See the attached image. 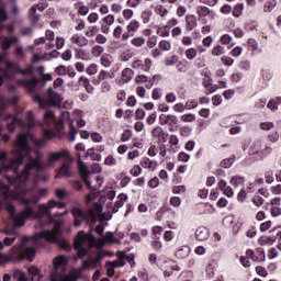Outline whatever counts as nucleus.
Here are the masks:
<instances>
[{
	"label": "nucleus",
	"mask_w": 281,
	"mask_h": 281,
	"mask_svg": "<svg viewBox=\"0 0 281 281\" xmlns=\"http://www.w3.org/2000/svg\"><path fill=\"white\" fill-rule=\"evenodd\" d=\"M30 142H34L32 134H19L13 143L14 149L11 151L14 157L10 162L0 165V175L4 170H11L14 177L5 176L11 187L0 181V209L5 205L9 214V221L13 227H23L25 220L34 216L38 218L36 205L43 196H47V189L33 190L27 193V179L35 177L38 179V172L54 166L60 159L69 157V150L48 154L47 165H43L38 158L32 157V147ZM8 154L0 153V161H5Z\"/></svg>",
	"instance_id": "obj_1"
},
{
	"label": "nucleus",
	"mask_w": 281,
	"mask_h": 281,
	"mask_svg": "<svg viewBox=\"0 0 281 281\" xmlns=\"http://www.w3.org/2000/svg\"><path fill=\"white\" fill-rule=\"evenodd\" d=\"M46 240L47 243H54L58 245L60 249H66V251H71V247L67 239L63 238V234H60V226L56 225L52 231H42L37 235L27 238L24 237L20 245H15L11 248V258L12 260H29L32 262L34 257L36 256V249L34 247H30V243L41 247V241Z\"/></svg>",
	"instance_id": "obj_2"
},
{
	"label": "nucleus",
	"mask_w": 281,
	"mask_h": 281,
	"mask_svg": "<svg viewBox=\"0 0 281 281\" xmlns=\"http://www.w3.org/2000/svg\"><path fill=\"white\" fill-rule=\"evenodd\" d=\"M20 100L19 95H14L12 98V100L10 101V99L5 98V95L0 94V122H7V128L9 131V133H14L16 126L23 127L24 123L21 119L12 115V114H8L4 113L5 109H8V106H10V104H16ZM1 133H3V126L0 125V135Z\"/></svg>",
	"instance_id": "obj_3"
},
{
	"label": "nucleus",
	"mask_w": 281,
	"mask_h": 281,
	"mask_svg": "<svg viewBox=\"0 0 281 281\" xmlns=\"http://www.w3.org/2000/svg\"><path fill=\"white\" fill-rule=\"evenodd\" d=\"M4 65L7 70H3L4 72L1 76L2 85H3V77L8 76V71H13V74H21L24 77H27V76L31 77L30 79H24L22 81V85L26 87L30 93H35L36 85H38V80H36V78L32 76L33 74L32 67L22 69L21 67H19V64L12 63V61H5Z\"/></svg>",
	"instance_id": "obj_4"
},
{
	"label": "nucleus",
	"mask_w": 281,
	"mask_h": 281,
	"mask_svg": "<svg viewBox=\"0 0 281 281\" xmlns=\"http://www.w3.org/2000/svg\"><path fill=\"white\" fill-rule=\"evenodd\" d=\"M45 98L47 101H45L41 94L33 95V100L34 102H37L40 109H46L48 104H50V106H60L63 102V97L60 93L54 91L53 88H48L46 90Z\"/></svg>",
	"instance_id": "obj_5"
},
{
	"label": "nucleus",
	"mask_w": 281,
	"mask_h": 281,
	"mask_svg": "<svg viewBox=\"0 0 281 281\" xmlns=\"http://www.w3.org/2000/svg\"><path fill=\"white\" fill-rule=\"evenodd\" d=\"M92 243H95V237L93 235H87L82 231L77 234L74 247L77 251L78 258H85V256H87L86 247H91Z\"/></svg>",
	"instance_id": "obj_6"
},
{
	"label": "nucleus",
	"mask_w": 281,
	"mask_h": 281,
	"mask_svg": "<svg viewBox=\"0 0 281 281\" xmlns=\"http://www.w3.org/2000/svg\"><path fill=\"white\" fill-rule=\"evenodd\" d=\"M71 214L74 216L75 227H80L83 222L89 223L90 221H92V223H95V221H98V216H95V212H93V210H90L87 214L80 207L75 206L71 210Z\"/></svg>",
	"instance_id": "obj_7"
},
{
	"label": "nucleus",
	"mask_w": 281,
	"mask_h": 281,
	"mask_svg": "<svg viewBox=\"0 0 281 281\" xmlns=\"http://www.w3.org/2000/svg\"><path fill=\"white\" fill-rule=\"evenodd\" d=\"M159 124L161 126H169L170 133H175L179 128V119L172 114H160Z\"/></svg>",
	"instance_id": "obj_8"
},
{
	"label": "nucleus",
	"mask_w": 281,
	"mask_h": 281,
	"mask_svg": "<svg viewBox=\"0 0 281 281\" xmlns=\"http://www.w3.org/2000/svg\"><path fill=\"white\" fill-rule=\"evenodd\" d=\"M65 205L66 204L64 202H56V200H50L47 204H40L38 210L41 214H44L45 216H48V218H52V210H54V207L63 210Z\"/></svg>",
	"instance_id": "obj_9"
},
{
	"label": "nucleus",
	"mask_w": 281,
	"mask_h": 281,
	"mask_svg": "<svg viewBox=\"0 0 281 281\" xmlns=\"http://www.w3.org/2000/svg\"><path fill=\"white\" fill-rule=\"evenodd\" d=\"M117 199L119 200L115 202L114 206L113 203H108L106 205L109 212H112V214H117L120 207H124V201H128V195L126 193H121Z\"/></svg>",
	"instance_id": "obj_10"
},
{
	"label": "nucleus",
	"mask_w": 281,
	"mask_h": 281,
	"mask_svg": "<svg viewBox=\"0 0 281 281\" xmlns=\"http://www.w3.org/2000/svg\"><path fill=\"white\" fill-rule=\"evenodd\" d=\"M151 135L155 137V139L160 142V144H166V142H168V133H166L161 126L155 127L151 131Z\"/></svg>",
	"instance_id": "obj_11"
},
{
	"label": "nucleus",
	"mask_w": 281,
	"mask_h": 281,
	"mask_svg": "<svg viewBox=\"0 0 281 281\" xmlns=\"http://www.w3.org/2000/svg\"><path fill=\"white\" fill-rule=\"evenodd\" d=\"M77 168L79 170L81 179H87L89 178V175H91V171H89V167L87 166V164H85V161H82L80 157L77 159Z\"/></svg>",
	"instance_id": "obj_12"
},
{
	"label": "nucleus",
	"mask_w": 281,
	"mask_h": 281,
	"mask_svg": "<svg viewBox=\"0 0 281 281\" xmlns=\"http://www.w3.org/2000/svg\"><path fill=\"white\" fill-rule=\"evenodd\" d=\"M3 234L5 236H9L3 239V245L5 247H10V245H13V243L16 240V232L14 231V228H11V229L7 228L3 231Z\"/></svg>",
	"instance_id": "obj_13"
},
{
	"label": "nucleus",
	"mask_w": 281,
	"mask_h": 281,
	"mask_svg": "<svg viewBox=\"0 0 281 281\" xmlns=\"http://www.w3.org/2000/svg\"><path fill=\"white\" fill-rule=\"evenodd\" d=\"M54 271L58 273V271H65V266L67 265V258L64 256H59L53 260Z\"/></svg>",
	"instance_id": "obj_14"
},
{
	"label": "nucleus",
	"mask_w": 281,
	"mask_h": 281,
	"mask_svg": "<svg viewBox=\"0 0 281 281\" xmlns=\"http://www.w3.org/2000/svg\"><path fill=\"white\" fill-rule=\"evenodd\" d=\"M140 166H142V168H145L146 170H150L151 172H155V170H157V167L159 166V164H157V161H155V160H150V158H148V157H144L140 161Z\"/></svg>",
	"instance_id": "obj_15"
},
{
	"label": "nucleus",
	"mask_w": 281,
	"mask_h": 281,
	"mask_svg": "<svg viewBox=\"0 0 281 281\" xmlns=\"http://www.w3.org/2000/svg\"><path fill=\"white\" fill-rule=\"evenodd\" d=\"M44 137L43 139L35 140L37 148H43L45 144H47V139H53V137H56V134L53 131L45 130L44 131Z\"/></svg>",
	"instance_id": "obj_16"
},
{
	"label": "nucleus",
	"mask_w": 281,
	"mask_h": 281,
	"mask_svg": "<svg viewBox=\"0 0 281 281\" xmlns=\"http://www.w3.org/2000/svg\"><path fill=\"white\" fill-rule=\"evenodd\" d=\"M196 240H207L210 238V231L205 226H200L195 231Z\"/></svg>",
	"instance_id": "obj_17"
},
{
	"label": "nucleus",
	"mask_w": 281,
	"mask_h": 281,
	"mask_svg": "<svg viewBox=\"0 0 281 281\" xmlns=\"http://www.w3.org/2000/svg\"><path fill=\"white\" fill-rule=\"evenodd\" d=\"M71 166L67 162H64L60 168L58 173L55 176V179H58L59 177H71Z\"/></svg>",
	"instance_id": "obj_18"
},
{
	"label": "nucleus",
	"mask_w": 281,
	"mask_h": 281,
	"mask_svg": "<svg viewBox=\"0 0 281 281\" xmlns=\"http://www.w3.org/2000/svg\"><path fill=\"white\" fill-rule=\"evenodd\" d=\"M186 30L187 32H192L196 27V18L192 14L186 15Z\"/></svg>",
	"instance_id": "obj_19"
},
{
	"label": "nucleus",
	"mask_w": 281,
	"mask_h": 281,
	"mask_svg": "<svg viewBox=\"0 0 281 281\" xmlns=\"http://www.w3.org/2000/svg\"><path fill=\"white\" fill-rule=\"evenodd\" d=\"M71 43H75V45H78L79 47H86V45H89V40L79 34H75L71 36Z\"/></svg>",
	"instance_id": "obj_20"
},
{
	"label": "nucleus",
	"mask_w": 281,
	"mask_h": 281,
	"mask_svg": "<svg viewBox=\"0 0 281 281\" xmlns=\"http://www.w3.org/2000/svg\"><path fill=\"white\" fill-rule=\"evenodd\" d=\"M8 4L11 11V14L16 16V14H21V7L19 5V0H8Z\"/></svg>",
	"instance_id": "obj_21"
},
{
	"label": "nucleus",
	"mask_w": 281,
	"mask_h": 281,
	"mask_svg": "<svg viewBox=\"0 0 281 281\" xmlns=\"http://www.w3.org/2000/svg\"><path fill=\"white\" fill-rule=\"evenodd\" d=\"M36 12H38L36 10V7H31L29 9V16H30L32 25H36V23H38V21L41 20V15Z\"/></svg>",
	"instance_id": "obj_22"
},
{
	"label": "nucleus",
	"mask_w": 281,
	"mask_h": 281,
	"mask_svg": "<svg viewBox=\"0 0 281 281\" xmlns=\"http://www.w3.org/2000/svg\"><path fill=\"white\" fill-rule=\"evenodd\" d=\"M98 262H100V257H95L94 259L91 260H86L83 261L81 269H95Z\"/></svg>",
	"instance_id": "obj_23"
},
{
	"label": "nucleus",
	"mask_w": 281,
	"mask_h": 281,
	"mask_svg": "<svg viewBox=\"0 0 281 281\" xmlns=\"http://www.w3.org/2000/svg\"><path fill=\"white\" fill-rule=\"evenodd\" d=\"M281 104V97H276L273 99H270L267 108L270 109V111H278V106Z\"/></svg>",
	"instance_id": "obj_24"
},
{
	"label": "nucleus",
	"mask_w": 281,
	"mask_h": 281,
	"mask_svg": "<svg viewBox=\"0 0 281 281\" xmlns=\"http://www.w3.org/2000/svg\"><path fill=\"white\" fill-rule=\"evenodd\" d=\"M121 79L123 82H131V80H133V70L131 68H124L122 70Z\"/></svg>",
	"instance_id": "obj_25"
},
{
	"label": "nucleus",
	"mask_w": 281,
	"mask_h": 281,
	"mask_svg": "<svg viewBox=\"0 0 281 281\" xmlns=\"http://www.w3.org/2000/svg\"><path fill=\"white\" fill-rule=\"evenodd\" d=\"M75 5L78 10V14L81 16H87L89 14V7L85 5V2L79 1Z\"/></svg>",
	"instance_id": "obj_26"
},
{
	"label": "nucleus",
	"mask_w": 281,
	"mask_h": 281,
	"mask_svg": "<svg viewBox=\"0 0 281 281\" xmlns=\"http://www.w3.org/2000/svg\"><path fill=\"white\" fill-rule=\"evenodd\" d=\"M14 56L16 60H25L27 55L25 54V49L23 48V46L18 45L15 46Z\"/></svg>",
	"instance_id": "obj_27"
},
{
	"label": "nucleus",
	"mask_w": 281,
	"mask_h": 281,
	"mask_svg": "<svg viewBox=\"0 0 281 281\" xmlns=\"http://www.w3.org/2000/svg\"><path fill=\"white\" fill-rule=\"evenodd\" d=\"M75 58L78 60H89V53L81 48H76Z\"/></svg>",
	"instance_id": "obj_28"
},
{
	"label": "nucleus",
	"mask_w": 281,
	"mask_h": 281,
	"mask_svg": "<svg viewBox=\"0 0 281 281\" xmlns=\"http://www.w3.org/2000/svg\"><path fill=\"white\" fill-rule=\"evenodd\" d=\"M261 146L262 144L260 142L252 143L250 146L249 155H257L260 157Z\"/></svg>",
	"instance_id": "obj_29"
},
{
	"label": "nucleus",
	"mask_w": 281,
	"mask_h": 281,
	"mask_svg": "<svg viewBox=\"0 0 281 281\" xmlns=\"http://www.w3.org/2000/svg\"><path fill=\"white\" fill-rule=\"evenodd\" d=\"M245 183V178L243 176H233L231 178V186L238 188Z\"/></svg>",
	"instance_id": "obj_30"
},
{
	"label": "nucleus",
	"mask_w": 281,
	"mask_h": 281,
	"mask_svg": "<svg viewBox=\"0 0 281 281\" xmlns=\"http://www.w3.org/2000/svg\"><path fill=\"white\" fill-rule=\"evenodd\" d=\"M54 122H56V119L54 117V112L46 111L44 113V124H46V126H49L50 124H54Z\"/></svg>",
	"instance_id": "obj_31"
},
{
	"label": "nucleus",
	"mask_w": 281,
	"mask_h": 281,
	"mask_svg": "<svg viewBox=\"0 0 281 281\" xmlns=\"http://www.w3.org/2000/svg\"><path fill=\"white\" fill-rule=\"evenodd\" d=\"M127 32L132 33L131 36H134L135 32L139 30V23L137 20H132L126 27Z\"/></svg>",
	"instance_id": "obj_32"
},
{
	"label": "nucleus",
	"mask_w": 281,
	"mask_h": 281,
	"mask_svg": "<svg viewBox=\"0 0 281 281\" xmlns=\"http://www.w3.org/2000/svg\"><path fill=\"white\" fill-rule=\"evenodd\" d=\"M259 245L265 246V245H273L276 243V237L271 236H261L258 239Z\"/></svg>",
	"instance_id": "obj_33"
},
{
	"label": "nucleus",
	"mask_w": 281,
	"mask_h": 281,
	"mask_svg": "<svg viewBox=\"0 0 281 281\" xmlns=\"http://www.w3.org/2000/svg\"><path fill=\"white\" fill-rule=\"evenodd\" d=\"M278 5V2L276 0H268L266 1L263 5V12H273V9Z\"/></svg>",
	"instance_id": "obj_34"
},
{
	"label": "nucleus",
	"mask_w": 281,
	"mask_h": 281,
	"mask_svg": "<svg viewBox=\"0 0 281 281\" xmlns=\"http://www.w3.org/2000/svg\"><path fill=\"white\" fill-rule=\"evenodd\" d=\"M32 8H35L38 12H45L47 8H49V3L45 0L40 1V3H35L32 5Z\"/></svg>",
	"instance_id": "obj_35"
},
{
	"label": "nucleus",
	"mask_w": 281,
	"mask_h": 281,
	"mask_svg": "<svg viewBox=\"0 0 281 281\" xmlns=\"http://www.w3.org/2000/svg\"><path fill=\"white\" fill-rule=\"evenodd\" d=\"M113 57L110 54H104L101 56L100 63L103 67H111Z\"/></svg>",
	"instance_id": "obj_36"
},
{
	"label": "nucleus",
	"mask_w": 281,
	"mask_h": 281,
	"mask_svg": "<svg viewBox=\"0 0 281 281\" xmlns=\"http://www.w3.org/2000/svg\"><path fill=\"white\" fill-rule=\"evenodd\" d=\"M243 10H245V5L243 3H238L233 8V16L238 19L243 14Z\"/></svg>",
	"instance_id": "obj_37"
},
{
	"label": "nucleus",
	"mask_w": 281,
	"mask_h": 281,
	"mask_svg": "<svg viewBox=\"0 0 281 281\" xmlns=\"http://www.w3.org/2000/svg\"><path fill=\"white\" fill-rule=\"evenodd\" d=\"M196 54H199L196 48H188L184 53V56L187 60H194L196 58Z\"/></svg>",
	"instance_id": "obj_38"
},
{
	"label": "nucleus",
	"mask_w": 281,
	"mask_h": 281,
	"mask_svg": "<svg viewBox=\"0 0 281 281\" xmlns=\"http://www.w3.org/2000/svg\"><path fill=\"white\" fill-rule=\"evenodd\" d=\"M236 159V156H233L231 158H225L221 161V167L222 168H232L234 166V161Z\"/></svg>",
	"instance_id": "obj_39"
},
{
	"label": "nucleus",
	"mask_w": 281,
	"mask_h": 281,
	"mask_svg": "<svg viewBox=\"0 0 281 281\" xmlns=\"http://www.w3.org/2000/svg\"><path fill=\"white\" fill-rule=\"evenodd\" d=\"M87 157H91L92 161H102V155L93 151L91 148L86 153Z\"/></svg>",
	"instance_id": "obj_40"
},
{
	"label": "nucleus",
	"mask_w": 281,
	"mask_h": 281,
	"mask_svg": "<svg viewBox=\"0 0 281 281\" xmlns=\"http://www.w3.org/2000/svg\"><path fill=\"white\" fill-rule=\"evenodd\" d=\"M158 46H159V49H161V52H170V49H172V44H170V42L166 40L160 41Z\"/></svg>",
	"instance_id": "obj_41"
},
{
	"label": "nucleus",
	"mask_w": 281,
	"mask_h": 281,
	"mask_svg": "<svg viewBox=\"0 0 281 281\" xmlns=\"http://www.w3.org/2000/svg\"><path fill=\"white\" fill-rule=\"evenodd\" d=\"M91 54L92 56H94V58H99V56H102V54H104V47L100 45L93 46Z\"/></svg>",
	"instance_id": "obj_42"
},
{
	"label": "nucleus",
	"mask_w": 281,
	"mask_h": 281,
	"mask_svg": "<svg viewBox=\"0 0 281 281\" xmlns=\"http://www.w3.org/2000/svg\"><path fill=\"white\" fill-rule=\"evenodd\" d=\"M273 153V148L271 146H266L261 151H259V158L265 159V157H269Z\"/></svg>",
	"instance_id": "obj_43"
},
{
	"label": "nucleus",
	"mask_w": 281,
	"mask_h": 281,
	"mask_svg": "<svg viewBox=\"0 0 281 281\" xmlns=\"http://www.w3.org/2000/svg\"><path fill=\"white\" fill-rule=\"evenodd\" d=\"M189 254H190V248L188 246H184L183 248L179 249L176 252V256L178 258H186L187 256H189Z\"/></svg>",
	"instance_id": "obj_44"
},
{
	"label": "nucleus",
	"mask_w": 281,
	"mask_h": 281,
	"mask_svg": "<svg viewBox=\"0 0 281 281\" xmlns=\"http://www.w3.org/2000/svg\"><path fill=\"white\" fill-rule=\"evenodd\" d=\"M156 13L159 14L161 18L168 16V9L164 7V4L156 5Z\"/></svg>",
	"instance_id": "obj_45"
},
{
	"label": "nucleus",
	"mask_w": 281,
	"mask_h": 281,
	"mask_svg": "<svg viewBox=\"0 0 281 281\" xmlns=\"http://www.w3.org/2000/svg\"><path fill=\"white\" fill-rule=\"evenodd\" d=\"M223 54H225V47H223L222 45H216L212 49V56H223Z\"/></svg>",
	"instance_id": "obj_46"
},
{
	"label": "nucleus",
	"mask_w": 281,
	"mask_h": 281,
	"mask_svg": "<svg viewBox=\"0 0 281 281\" xmlns=\"http://www.w3.org/2000/svg\"><path fill=\"white\" fill-rule=\"evenodd\" d=\"M177 63H179V57L177 55H172L166 59L165 65L167 67H172L173 65H177Z\"/></svg>",
	"instance_id": "obj_47"
},
{
	"label": "nucleus",
	"mask_w": 281,
	"mask_h": 281,
	"mask_svg": "<svg viewBox=\"0 0 281 281\" xmlns=\"http://www.w3.org/2000/svg\"><path fill=\"white\" fill-rule=\"evenodd\" d=\"M157 34H158V36H162V38H166V37L170 36V30H168V26L158 27Z\"/></svg>",
	"instance_id": "obj_48"
},
{
	"label": "nucleus",
	"mask_w": 281,
	"mask_h": 281,
	"mask_svg": "<svg viewBox=\"0 0 281 281\" xmlns=\"http://www.w3.org/2000/svg\"><path fill=\"white\" fill-rule=\"evenodd\" d=\"M105 269H106V276L109 278H113V276H115V268L112 266L110 261L105 263Z\"/></svg>",
	"instance_id": "obj_49"
},
{
	"label": "nucleus",
	"mask_w": 281,
	"mask_h": 281,
	"mask_svg": "<svg viewBox=\"0 0 281 281\" xmlns=\"http://www.w3.org/2000/svg\"><path fill=\"white\" fill-rule=\"evenodd\" d=\"M146 43V38L144 37H135L132 40V45L134 47H142Z\"/></svg>",
	"instance_id": "obj_50"
},
{
	"label": "nucleus",
	"mask_w": 281,
	"mask_h": 281,
	"mask_svg": "<svg viewBox=\"0 0 281 281\" xmlns=\"http://www.w3.org/2000/svg\"><path fill=\"white\" fill-rule=\"evenodd\" d=\"M130 175H132V177H139L142 175V167L139 165H135L130 170Z\"/></svg>",
	"instance_id": "obj_51"
},
{
	"label": "nucleus",
	"mask_w": 281,
	"mask_h": 281,
	"mask_svg": "<svg viewBox=\"0 0 281 281\" xmlns=\"http://www.w3.org/2000/svg\"><path fill=\"white\" fill-rule=\"evenodd\" d=\"M187 111H191V109H196L199 106V102L196 100H189L184 104Z\"/></svg>",
	"instance_id": "obj_52"
},
{
	"label": "nucleus",
	"mask_w": 281,
	"mask_h": 281,
	"mask_svg": "<svg viewBox=\"0 0 281 281\" xmlns=\"http://www.w3.org/2000/svg\"><path fill=\"white\" fill-rule=\"evenodd\" d=\"M165 100L168 104H173V102H177V94H175V92H169L166 94Z\"/></svg>",
	"instance_id": "obj_53"
},
{
	"label": "nucleus",
	"mask_w": 281,
	"mask_h": 281,
	"mask_svg": "<svg viewBox=\"0 0 281 281\" xmlns=\"http://www.w3.org/2000/svg\"><path fill=\"white\" fill-rule=\"evenodd\" d=\"M133 137V131L131 130H125L123 134L121 135V142H128Z\"/></svg>",
	"instance_id": "obj_54"
},
{
	"label": "nucleus",
	"mask_w": 281,
	"mask_h": 281,
	"mask_svg": "<svg viewBox=\"0 0 281 281\" xmlns=\"http://www.w3.org/2000/svg\"><path fill=\"white\" fill-rule=\"evenodd\" d=\"M198 14H199V16H207V15H210V8L203 7V5L199 7L198 8Z\"/></svg>",
	"instance_id": "obj_55"
},
{
	"label": "nucleus",
	"mask_w": 281,
	"mask_h": 281,
	"mask_svg": "<svg viewBox=\"0 0 281 281\" xmlns=\"http://www.w3.org/2000/svg\"><path fill=\"white\" fill-rule=\"evenodd\" d=\"M69 68L60 65L58 67L55 68V72L57 74V76H67V71Z\"/></svg>",
	"instance_id": "obj_56"
},
{
	"label": "nucleus",
	"mask_w": 281,
	"mask_h": 281,
	"mask_svg": "<svg viewBox=\"0 0 281 281\" xmlns=\"http://www.w3.org/2000/svg\"><path fill=\"white\" fill-rule=\"evenodd\" d=\"M12 47V38L11 37H5L2 41V49L5 52Z\"/></svg>",
	"instance_id": "obj_57"
},
{
	"label": "nucleus",
	"mask_w": 281,
	"mask_h": 281,
	"mask_svg": "<svg viewBox=\"0 0 281 281\" xmlns=\"http://www.w3.org/2000/svg\"><path fill=\"white\" fill-rule=\"evenodd\" d=\"M153 66V61L150 58H146L144 64L140 65L143 71H150V67Z\"/></svg>",
	"instance_id": "obj_58"
},
{
	"label": "nucleus",
	"mask_w": 281,
	"mask_h": 281,
	"mask_svg": "<svg viewBox=\"0 0 281 281\" xmlns=\"http://www.w3.org/2000/svg\"><path fill=\"white\" fill-rule=\"evenodd\" d=\"M206 278H209V280H212V278H214V266H212V263H209L206 266Z\"/></svg>",
	"instance_id": "obj_59"
},
{
	"label": "nucleus",
	"mask_w": 281,
	"mask_h": 281,
	"mask_svg": "<svg viewBox=\"0 0 281 281\" xmlns=\"http://www.w3.org/2000/svg\"><path fill=\"white\" fill-rule=\"evenodd\" d=\"M109 262L112 263L114 269H116L117 267H124L126 265V261H124V258H120L117 260L109 261Z\"/></svg>",
	"instance_id": "obj_60"
},
{
	"label": "nucleus",
	"mask_w": 281,
	"mask_h": 281,
	"mask_svg": "<svg viewBox=\"0 0 281 281\" xmlns=\"http://www.w3.org/2000/svg\"><path fill=\"white\" fill-rule=\"evenodd\" d=\"M261 77L263 80H271L273 78V72L271 70H261Z\"/></svg>",
	"instance_id": "obj_61"
},
{
	"label": "nucleus",
	"mask_w": 281,
	"mask_h": 281,
	"mask_svg": "<svg viewBox=\"0 0 281 281\" xmlns=\"http://www.w3.org/2000/svg\"><path fill=\"white\" fill-rule=\"evenodd\" d=\"M105 166H117V160L113 156H108L104 160Z\"/></svg>",
	"instance_id": "obj_62"
},
{
	"label": "nucleus",
	"mask_w": 281,
	"mask_h": 281,
	"mask_svg": "<svg viewBox=\"0 0 281 281\" xmlns=\"http://www.w3.org/2000/svg\"><path fill=\"white\" fill-rule=\"evenodd\" d=\"M178 161H183V164H187V161H190V156L184 151H181L178 154Z\"/></svg>",
	"instance_id": "obj_63"
},
{
	"label": "nucleus",
	"mask_w": 281,
	"mask_h": 281,
	"mask_svg": "<svg viewBox=\"0 0 281 281\" xmlns=\"http://www.w3.org/2000/svg\"><path fill=\"white\" fill-rule=\"evenodd\" d=\"M99 80H109L111 78V72L101 70L98 75Z\"/></svg>",
	"instance_id": "obj_64"
}]
</instances>
